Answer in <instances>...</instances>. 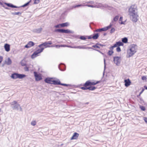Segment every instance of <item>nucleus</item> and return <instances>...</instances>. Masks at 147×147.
<instances>
[{
    "label": "nucleus",
    "mask_w": 147,
    "mask_h": 147,
    "mask_svg": "<svg viewBox=\"0 0 147 147\" xmlns=\"http://www.w3.org/2000/svg\"><path fill=\"white\" fill-rule=\"evenodd\" d=\"M100 81H92L90 80L87 81L83 85L84 86L80 87V88L83 90H94L96 89L95 86H94L100 83Z\"/></svg>",
    "instance_id": "obj_1"
},
{
    "label": "nucleus",
    "mask_w": 147,
    "mask_h": 147,
    "mask_svg": "<svg viewBox=\"0 0 147 147\" xmlns=\"http://www.w3.org/2000/svg\"><path fill=\"white\" fill-rule=\"evenodd\" d=\"M137 48L136 46L132 45L127 50V57H129L133 56L137 52Z\"/></svg>",
    "instance_id": "obj_2"
},
{
    "label": "nucleus",
    "mask_w": 147,
    "mask_h": 147,
    "mask_svg": "<svg viewBox=\"0 0 147 147\" xmlns=\"http://www.w3.org/2000/svg\"><path fill=\"white\" fill-rule=\"evenodd\" d=\"M51 44V42H45L39 45L37 49V56L38 55V53L42 52L45 48L49 47L50 45Z\"/></svg>",
    "instance_id": "obj_3"
},
{
    "label": "nucleus",
    "mask_w": 147,
    "mask_h": 147,
    "mask_svg": "<svg viewBox=\"0 0 147 147\" xmlns=\"http://www.w3.org/2000/svg\"><path fill=\"white\" fill-rule=\"evenodd\" d=\"M26 76V75L23 74H20L18 73H14L11 74V77L14 79L19 78L22 79Z\"/></svg>",
    "instance_id": "obj_4"
},
{
    "label": "nucleus",
    "mask_w": 147,
    "mask_h": 147,
    "mask_svg": "<svg viewBox=\"0 0 147 147\" xmlns=\"http://www.w3.org/2000/svg\"><path fill=\"white\" fill-rule=\"evenodd\" d=\"M10 104L11 105V107L13 110H18L20 108V111H22V109L20 105L18 103L17 101H14L11 102Z\"/></svg>",
    "instance_id": "obj_5"
},
{
    "label": "nucleus",
    "mask_w": 147,
    "mask_h": 147,
    "mask_svg": "<svg viewBox=\"0 0 147 147\" xmlns=\"http://www.w3.org/2000/svg\"><path fill=\"white\" fill-rule=\"evenodd\" d=\"M128 11L129 15L137 13V9L136 6L134 5H131Z\"/></svg>",
    "instance_id": "obj_6"
},
{
    "label": "nucleus",
    "mask_w": 147,
    "mask_h": 147,
    "mask_svg": "<svg viewBox=\"0 0 147 147\" xmlns=\"http://www.w3.org/2000/svg\"><path fill=\"white\" fill-rule=\"evenodd\" d=\"M129 15L130 19L133 22H136L137 21L139 17L138 13Z\"/></svg>",
    "instance_id": "obj_7"
},
{
    "label": "nucleus",
    "mask_w": 147,
    "mask_h": 147,
    "mask_svg": "<svg viewBox=\"0 0 147 147\" xmlns=\"http://www.w3.org/2000/svg\"><path fill=\"white\" fill-rule=\"evenodd\" d=\"M119 16H116L113 18V20L109 26L106 27L105 28H111L115 26V25L116 24V22H117L118 20Z\"/></svg>",
    "instance_id": "obj_8"
},
{
    "label": "nucleus",
    "mask_w": 147,
    "mask_h": 147,
    "mask_svg": "<svg viewBox=\"0 0 147 147\" xmlns=\"http://www.w3.org/2000/svg\"><path fill=\"white\" fill-rule=\"evenodd\" d=\"M55 32L62 33H72V32L69 30H64L63 29H58L55 30Z\"/></svg>",
    "instance_id": "obj_9"
},
{
    "label": "nucleus",
    "mask_w": 147,
    "mask_h": 147,
    "mask_svg": "<svg viewBox=\"0 0 147 147\" xmlns=\"http://www.w3.org/2000/svg\"><path fill=\"white\" fill-rule=\"evenodd\" d=\"M53 84L57 85H60L65 86H67L69 85L66 84H62L61 83L60 81L59 80H55L54 78H53Z\"/></svg>",
    "instance_id": "obj_10"
},
{
    "label": "nucleus",
    "mask_w": 147,
    "mask_h": 147,
    "mask_svg": "<svg viewBox=\"0 0 147 147\" xmlns=\"http://www.w3.org/2000/svg\"><path fill=\"white\" fill-rule=\"evenodd\" d=\"M53 78H47L45 80V82L47 83L53 84Z\"/></svg>",
    "instance_id": "obj_11"
},
{
    "label": "nucleus",
    "mask_w": 147,
    "mask_h": 147,
    "mask_svg": "<svg viewBox=\"0 0 147 147\" xmlns=\"http://www.w3.org/2000/svg\"><path fill=\"white\" fill-rule=\"evenodd\" d=\"M34 45V43L33 42L30 41L28 42L27 45L25 46L24 47L25 48H28L33 46Z\"/></svg>",
    "instance_id": "obj_12"
},
{
    "label": "nucleus",
    "mask_w": 147,
    "mask_h": 147,
    "mask_svg": "<svg viewBox=\"0 0 147 147\" xmlns=\"http://www.w3.org/2000/svg\"><path fill=\"white\" fill-rule=\"evenodd\" d=\"M114 62L117 65L119 64L120 62V57H114Z\"/></svg>",
    "instance_id": "obj_13"
},
{
    "label": "nucleus",
    "mask_w": 147,
    "mask_h": 147,
    "mask_svg": "<svg viewBox=\"0 0 147 147\" xmlns=\"http://www.w3.org/2000/svg\"><path fill=\"white\" fill-rule=\"evenodd\" d=\"M79 136V134L76 132L74 133L72 136L71 138V140H77Z\"/></svg>",
    "instance_id": "obj_14"
},
{
    "label": "nucleus",
    "mask_w": 147,
    "mask_h": 147,
    "mask_svg": "<svg viewBox=\"0 0 147 147\" xmlns=\"http://www.w3.org/2000/svg\"><path fill=\"white\" fill-rule=\"evenodd\" d=\"M124 82L125 85L126 87L129 86L131 84V82L129 79L125 80Z\"/></svg>",
    "instance_id": "obj_15"
},
{
    "label": "nucleus",
    "mask_w": 147,
    "mask_h": 147,
    "mask_svg": "<svg viewBox=\"0 0 147 147\" xmlns=\"http://www.w3.org/2000/svg\"><path fill=\"white\" fill-rule=\"evenodd\" d=\"M5 62V64L8 65H10L12 63V61L9 57L6 59Z\"/></svg>",
    "instance_id": "obj_16"
},
{
    "label": "nucleus",
    "mask_w": 147,
    "mask_h": 147,
    "mask_svg": "<svg viewBox=\"0 0 147 147\" xmlns=\"http://www.w3.org/2000/svg\"><path fill=\"white\" fill-rule=\"evenodd\" d=\"M123 44L121 42H117L113 46L114 48L117 47H118L121 46H123Z\"/></svg>",
    "instance_id": "obj_17"
},
{
    "label": "nucleus",
    "mask_w": 147,
    "mask_h": 147,
    "mask_svg": "<svg viewBox=\"0 0 147 147\" xmlns=\"http://www.w3.org/2000/svg\"><path fill=\"white\" fill-rule=\"evenodd\" d=\"M114 47L113 46H111L109 48L110 50L108 51L107 54L109 56L111 55L113 53V49Z\"/></svg>",
    "instance_id": "obj_18"
},
{
    "label": "nucleus",
    "mask_w": 147,
    "mask_h": 147,
    "mask_svg": "<svg viewBox=\"0 0 147 147\" xmlns=\"http://www.w3.org/2000/svg\"><path fill=\"white\" fill-rule=\"evenodd\" d=\"M5 4L8 7L12 8H18L19 7L16 6L14 5L13 4L10 3H5Z\"/></svg>",
    "instance_id": "obj_19"
},
{
    "label": "nucleus",
    "mask_w": 147,
    "mask_h": 147,
    "mask_svg": "<svg viewBox=\"0 0 147 147\" xmlns=\"http://www.w3.org/2000/svg\"><path fill=\"white\" fill-rule=\"evenodd\" d=\"M4 47L5 50L7 52H9L10 50V45L8 44H5Z\"/></svg>",
    "instance_id": "obj_20"
},
{
    "label": "nucleus",
    "mask_w": 147,
    "mask_h": 147,
    "mask_svg": "<svg viewBox=\"0 0 147 147\" xmlns=\"http://www.w3.org/2000/svg\"><path fill=\"white\" fill-rule=\"evenodd\" d=\"M123 17H121L119 20V23L121 24H125L126 22V20H125L124 21H123Z\"/></svg>",
    "instance_id": "obj_21"
},
{
    "label": "nucleus",
    "mask_w": 147,
    "mask_h": 147,
    "mask_svg": "<svg viewBox=\"0 0 147 147\" xmlns=\"http://www.w3.org/2000/svg\"><path fill=\"white\" fill-rule=\"evenodd\" d=\"M109 28H101L98 29L96 30V32H101L102 31H105L108 30Z\"/></svg>",
    "instance_id": "obj_22"
},
{
    "label": "nucleus",
    "mask_w": 147,
    "mask_h": 147,
    "mask_svg": "<svg viewBox=\"0 0 147 147\" xmlns=\"http://www.w3.org/2000/svg\"><path fill=\"white\" fill-rule=\"evenodd\" d=\"M37 57V51H36L31 55V57L32 59H34Z\"/></svg>",
    "instance_id": "obj_23"
},
{
    "label": "nucleus",
    "mask_w": 147,
    "mask_h": 147,
    "mask_svg": "<svg viewBox=\"0 0 147 147\" xmlns=\"http://www.w3.org/2000/svg\"><path fill=\"white\" fill-rule=\"evenodd\" d=\"M61 27H64L65 26H68L69 25V24L68 22H66L61 24Z\"/></svg>",
    "instance_id": "obj_24"
},
{
    "label": "nucleus",
    "mask_w": 147,
    "mask_h": 147,
    "mask_svg": "<svg viewBox=\"0 0 147 147\" xmlns=\"http://www.w3.org/2000/svg\"><path fill=\"white\" fill-rule=\"evenodd\" d=\"M99 36L98 34L97 33L94 34L92 37V38L93 39H97Z\"/></svg>",
    "instance_id": "obj_25"
},
{
    "label": "nucleus",
    "mask_w": 147,
    "mask_h": 147,
    "mask_svg": "<svg viewBox=\"0 0 147 147\" xmlns=\"http://www.w3.org/2000/svg\"><path fill=\"white\" fill-rule=\"evenodd\" d=\"M101 46L100 44L97 43L95 45L93 46L92 47L95 48L99 49Z\"/></svg>",
    "instance_id": "obj_26"
},
{
    "label": "nucleus",
    "mask_w": 147,
    "mask_h": 147,
    "mask_svg": "<svg viewBox=\"0 0 147 147\" xmlns=\"http://www.w3.org/2000/svg\"><path fill=\"white\" fill-rule=\"evenodd\" d=\"M102 5L103 7H104L105 8H107L108 9H111V7H110V6L108 5H106V4Z\"/></svg>",
    "instance_id": "obj_27"
},
{
    "label": "nucleus",
    "mask_w": 147,
    "mask_h": 147,
    "mask_svg": "<svg viewBox=\"0 0 147 147\" xmlns=\"http://www.w3.org/2000/svg\"><path fill=\"white\" fill-rule=\"evenodd\" d=\"M122 42L124 43H126L127 42L128 40L127 38L125 37L123 38L122 40Z\"/></svg>",
    "instance_id": "obj_28"
},
{
    "label": "nucleus",
    "mask_w": 147,
    "mask_h": 147,
    "mask_svg": "<svg viewBox=\"0 0 147 147\" xmlns=\"http://www.w3.org/2000/svg\"><path fill=\"white\" fill-rule=\"evenodd\" d=\"M12 14L13 15H17L19 16L21 15V13L20 12L12 13Z\"/></svg>",
    "instance_id": "obj_29"
},
{
    "label": "nucleus",
    "mask_w": 147,
    "mask_h": 147,
    "mask_svg": "<svg viewBox=\"0 0 147 147\" xmlns=\"http://www.w3.org/2000/svg\"><path fill=\"white\" fill-rule=\"evenodd\" d=\"M42 79L41 74H37V81L41 80Z\"/></svg>",
    "instance_id": "obj_30"
},
{
    "label": "nucleus",
    "mask_w": 147,
    "mask_h": 147,
    "mask_svg": "<svg viewBox=\"0 0 147 147\" xmlns=\"http://www.w3.org/2000/svg\"><path fill=\"white\" fill-rule=\"evenodd\" d=\"M31 0H30V1H28V2L26 3L24 5H23L22 6H21V7H26V6H27L28 5H29V4Z\"/></svg>",
    "instance_id": "obj_31"
},
{
    "label": "nucleus",
    "mask_w": 147,
    "mask_h": 147,
    "mask_svg": "<svg viewBox=\"0 0 147 147\" xmlns=\"http://www.w3.org/2000/svg\"><path fill=\"white\" fill-rule=\"evenodd\" d=\"M84 6V5L83 4H80V5H74L73 6V8H76L77 7H78L80 6Z\"/></svg>",
    "instance_id": "obj_32"
},
{
    "label": "nucleus",
    "mask_w": 147,
    "mask_h": 147,
    "mask_svg": "<svg viewBox=\"0 0 147 147\" xmlns=\"http://www.w3.org/2000/svg\"><path fill=\"white\" fill-rule=\"evenodd\" d=\"M20 63L22 66H24L26 65V63L23 60H22L20 62Z\"/></svg>",
    "instance_id": "obj_33"
},
{
    "label": "nucleus",
    "mask_w": 147,
    "mask_h": 147,
    "mask_svg": "<svg viewBox=\"0 0 147 147\" xmlns=\"http://www.w3.org/2000/svg\"><path fill=\"white\" fill-rule=\"evenodd\" d=\"M140 109L142 111H144L146 110L145 107L144 106H140Z\"/></svg>",
    "instance_id": "obj_34"
},
{
    "label": "nucleus",
    "mask_w": 147,
    "mask_h": 147,
    "mask_svg": "<svg viewBox=\"0 0 147 147\" xmlns=\"http://www.w3.org/2000/svg\"><path fill=\"white\" fill-rule=\"evenodd\" d=\"M36 122L35 121H32L31 123V125L34 126L36 125Z\"/></svg>",
    "instance_id": "obj_35"
},
{
    "label": "nucleus",
    "mask_w": 147,
    "mask_h": 147,
    "mask_svg": "<svg viewBox=\"0 0 147 147\" xmlns=\"http://www.w3.org/2000/svg\"><path fill=\"white\" fill-rule=\"evenodd\" d=\"M34 75L35 78V79L36 81H37V72H34Z\"/></svg>",
    "instance_id": "obj_36"
},
{
    "label": "nucleus",
    "mask_w": 147,
    "mask_h": 147,
    "mask_svg": "<svg viewBox=\"0 0 147 147\" xmlns=\"http://www.w3.org/2000/svg\"><path fill=\"white\" fill-rule=\"evenodd\" d=\"M84 6H88V7H95V6H94V5H93L86 4V5H85Z\"/></svg>",
    "instance_id": "obj_37"
},
{
    "label": "nucleus",
    "mask_w": 147,
    "mask_h": 147,
    "mask_svg": "<svg viewBox=\"0 0 147 147\" xmlns=\"http://www.w3.org/2000/svg\"><path fill=\"white\" fill-rule=\"evenodd\" d=\"M94 3V1H87L86 2L84 3L85 4H86V3H87V4H88V3H90V4H93Z\"/></svg>",
    "instance_id": "obj_38"
},
{
    "label": "nucleus",
    "mask_w": 147,
    "mask_h": 147,
    "mask_svg": "<svg viewBox=\"0 0 147 147\" xmlns=\"http://www.w3.org/2000/svg\"><path fill=\"white\" fill-rule=\"evenodd\" d=\"M142 79L143 80H146L147 79L146 77L145 76H143L142 77Z\"/></svg>",
    "instance_id": "obj_39"
},
{
    "label": "nucleus",
    "mask_w": 147,
    "mask_h": 147,
    "mask_svg": "<svg viewBox=\"0 0 147 147\" xmlns=\"http://www.w3.org/2000/svg\"><path fill=\"white\" fill-rule=\"evenodd\" d=\"M61 24H57L55 26V28H61Z\"/></svg>",
    "instance_id": "obj_40"
},
{
    "label": "nucleus",
    "mask_w": 147,
    "mask_h": 147,
    "mask_svg": "<svg viewBox=\"0 0 147 147\" xmlns=\"http://www.w3.org/2000/svg\"><path fill=\"white\" fill-rule=\"evenodd\" d=\"M116 51L117 52H119L121 51V49L119 47H118L116 48Z\"/></svg>",
    "instance_id": "obj_41"
},
{
    "label": "nucleus",
    "mask_w": 147,
    "mask_h": 147,
    "mask_svg": "<svg viewBox=\"0 0 147 147\" xmlns=\"http://www.w3.org/2000/svg\"><path fill=\"white\" fill-rule=\"evenodd\" d=\"M144 121L145 122L147 123V117H144Z\"/></svg>",
    "instance_id": "obj_42"
},
{
    "label": "nucleus",
    "mask_w": 147,
    "mask_h": 147,
    "mask_svg": "<svg viewBox=\"0 0 147 147\" xmlns=\"http://www.w3.org/2000/svg\"><path fill=\"white\" fill-rule=\"evenodd\" d=\"M115 31V28H112L111 29V33L113 32H114Z\"/></svg>",
    "instance_id": "obj_43"
},
{
    "label": "nucleus",
    "mask_w": 147,
    "mask_h": 147,
    "mask_svg": "<svg viewBox=\"0 0 147 147\" xmlns=\"http://www.w3.org/2000/svg\"><path fill=\"white\" fill-rule=\"evenodd\" d=\"M80 38L82 40H85L86 38L84 36H81L80 37Z\"/></svg>",
    "instance_id": "obj_44"
},
{
    "label": "nucleus",
    "mask_w": 147,
    "mask_h": 147,
    "mask_svg": "<svg viewBox=\"0 0 147 147\" xmlns=\"http://www.w3.org/2000/svg\"><path fill=\"white\" fill-rule=\"evenodd\" d=\"M3 59V57L1 56H0V63L2 61Z\"/></svg>",
    "instance_id": "obj_45"
},
{
    "label": "nucleus",
    "mask_w": 147,
    "mask_h": 147,
    "mask_svg": "<svg viewBox=\"0 0 147 147\" xmlns=\"http://www.w3.org/2000/svg\"><path fill=\"white\" fill-rule=\"evenodd\" d=\"M24 69L25 71H29V69L28 67H26L24 68Z\"/></svg>",
    "instance_id": "obj_46"
},
{
    "label": "nucleus",
    "mask_w": 147,
    "mask_h": 147,
    "mask_svg": "<svg viewBox=\"0 0 147 147\" xmlns=\"http://www.w3.org/2000/svg\"><path fill=\"white\" fill-rule=\"evenodd\" d=\"M144 89H142V90L140 92V94H139V96H140V95L142 93V92H143V91H144Z\"/></svg>",
    "instance_id": "obj_47"
},
{
    "label": "nucleus",
    "mask_w": 147,
    "mask_h": 147,
    "mask_svg": "<svg viewBox=\"0 0 147 147\" xmlns=\"http://www.w3.org/2000/svg\"><path fill=\"white\" fill-rule=\"evenodd\" d=\"M38 70L39 72H42V69L41 68H39L38 69Z\"/></svg>",
    "instance_id": "obj_48"
},
{
    "label": "nucleus",
    "mask_w": 147,
    "mask_h": 147,
    "mask_svg": "<svg viewBox=\"0 0 147 147\" xmlns=\"http://www.w3.org/2000/svg\"><path fill=\"white\" fill-rule=\"evenodd\" d=\"M36 0H35L34 2V4H36L37 3Z\"/></svg>",
    "instance_id": "obj_49"
},
{
    "label": "nucleus",
    "mask_w": 147,
    "mask_h": 147,
    "mask_svg": "<svg viewBox=\"0 0 147 147\" xmlns=\"http://www.w3.org/2000/svg\"><path fill=\"white\" fill-rule=\"evenodd\" d=\"M5 64V62L4 63H3V64H2V66L3 67L4 66V65Z\"/></svg>",
    "instance_id": "obj_50"
},
{
    "label": "nucleus",
    "mask_w": 147,
    "mask_h": 147,
    "mask_svg": "<svg viewBox=\"0 0 147 147\" xmlns=\"http://www.w3.org/2000/svg\"><path fill=\"white\" fill-rule=\"evenodd\" d=\"M144 88H145V89L147 90V86H144Z\"/></svg>",
    "instance_id": "obj_51"
},
{
    "label": "nucleus",
    "mask_w": 147,
    "mask_h": 147,
    "mask_svg": "<svg viewBox=\"0 0 147 147\" xmlns=\"http://www.w3.org/2000/svg\"><path fill=\"white\" fill-rule=\"evenodd\" d=\"M5 8L6 9H9V8L7 7H5Z\"/></svg>",
    "instance_id": "obj_52"
},
{
    "label": "nucleus",
    "mask_w": 147,
    "mask_h": 147,
    "mask_svg": "<svg viewBox=\"0 0 147 147\" xmlns=\"http://www.w3.org/2000/svg\"><path fill=\"white\" fill-rule=\"evenodd\" d=\"M40 0H37V2H38V1H39ZM38 3V2H37V3Z\"/></svg>",
    "instance_id": "obj_53"
},
{
    "label": "nucleus",
    "mask_w": 147,
    "mask_h": 147,
    "mask_svg": "<svg viewBox=\"0 0 147 147\" xmlns=\"http://www.w3.org/2000/svg\"><path fill=\"white\" fill-rule=\"evenodd\" d=\"M0 4H2V3L1 2H0Z\"/></svg>",
    "instance_id": "obj_54"
}]
</instances>
